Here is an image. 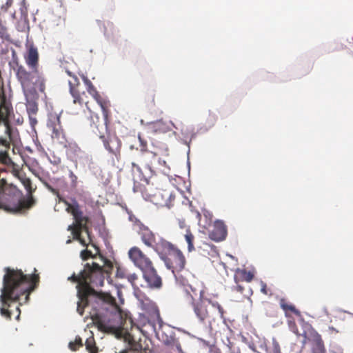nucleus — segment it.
<instances>
[{
  "mask_svg": "<svg viewBox=\"0 0 353 353\" xmlns=\"http://www.w3.org/2000/svg\"><path fill=\"white\" fill-rule=\"evenodd\" d=\"M103 267L95 262L86 263L79 274L74 273L69 281L77 283V310L82 316L85 307L90 305L93 310L91 319L98 330L114 334L117 338L128 340L130 334L123 327L125 321L120 307L110 294L97 292L94 288L101 287L104 283Z\"/></svg>",
  "mask_w": 353,
  "mask_h": 353,
  "instance_id": "1",
  "label": "nucleus"
},
{
  "mask_svg": "<svg viewBox=\"0 0 353 353\" xmlns=\"http://www.w3.org/2000/svg\"><path fill=\"white\" fill-rule=\"evenodd\" d=\"M3 288L0 296L1 307V315L8 320L12 319V312L9 310L12 303L19 301L20 297L26 295L27 302L30 293L36 288L39 281L38 274H24L20 270L10 268L4 269Z\"/></svg>",
  "mask_w": 353,
  "mask_h": 353,
  "instance_id": "2",
  "label": "nucleus"
},
{
  "mask_svg": "<svg viewBox=\"0 0 353 353\" xmlns=\"http://www.w3.org/2000/svg\"><path fill=\"white\" fill-rule=\"evenodd\" d=\"M12 110L11 105L7 101L4 93L1 92L0 94V123H3L5 125V134L7 137H0V145L4 146L7 150L0 152V162L7 166L13 163L8 152L10 145L14 146L12 151L14 153V148L21 143L19 132L10 119Z\"/></svg>",
  "mask_w": 353,
  "mask_h": 353,
  "instance_id": "3",
  "label": "nucleus"
},
{
  "mask_svg": "<svg viewBox=\"0 0 353 353\" xmlns=\"http://www.w3.org/2000/svg\"><path fill=\"white\" fill-rule=\"evenodd\" d=\"M107 113L105 117L103 112V121H101L98 114L92 112L90 129L102 141L105 148L119 159L121 155V141L115 134L110 133L108 127L110 122V108H108Z\"/></svg>",
  "mask_w": 353,
  "mask_h": 353,
  "instance_id": "4",
  "label": "nucleus"
},
{
  "mask_svg": "<svg viewBox=\"0 0 353 353\" xmlns=\"http://www.w3.org/2000/svg\"><path fill=\"white\" fill-rule=\"evenodd\" d=\"M64 203L67 206V212L73 216L75 221V224L69 225L68 230L72 231L73 239L79 241L82 245H88L92 242L90 232L87 225L89 218L83 215L76 201L73 203L64 201Z\"/></svg>",
  "mask_w": 353,
  "mask_h": 353,
  "instance_id": "5",
  "label": "nucleus"
},
{
  "mask_svg": "<svg viewBox=\"0 0 353 353\" xmlns=\"http://www.w3.org/2000/svg\"><path fill=\"white\" fill-rule=\"evenodd\" d=\"M32 71L28 72L22 65L17 68L16 76L20 82L23 92L26 98H35L37 96L36 88L41 92H44L46 89V79L42 72L38 69H31Z\"/></svg>",
  "mask_w": 353,
  "mask_h": 353,
  "instance_id": "6",
  "label": "nucleus"
},
{
  "mask_svg": "<svg viewBox=\"0 0 353 353\" xmlns=\"http://www.w3.org/2000/svg\"><path fill=\"white\" fill-rule=\"evenodd\" d=\"M190 305L195 316L201 323H210L217 317L224 319L225 312L223 307L218 302L213 301L210 299L204 297L192 302Z\"/></svg>",
  "mask_w": 353,
  "mask_h": 353,
  "instance_id": "7",
  "label": "nucleus"
},
{
  "mask_svg": "<svg viewBox=\"0 0 353 353\" xmlns=\"http://www.w3.org/2000/svg\"><path fill=\"white\" fill-rule=\"evenodd\" d=\"M158 255L167 268L172 270L176 279L179 281V273L184 270L186 264V259L182 251L168 241Z\"/></svg>",
  "mask_w": 353,
  "mask_h": 353,
  "instance_id": "8",
  "label": "nucleus"
},
{
  "mask_svg": "<svg viewBox=\"0 0 353 353\" xmlns=\"http://www.w3.org/2000/svg\"><path fill=\"white\" fill-rule=\"evenodd\" d=\"M33 199H22L19 192L14 190H0V208L8 212L17 213L31 208Z\"/></svg>",
  "mask_w": 353,
  "mask_h": 353,
  "instance_id": "9",
  "label": "nucleus"
},
{
  "mask_svg": "<svg viewBox=\"0 0 353 353\" xmlns=\"http://www.w3.org/2000/svg\"><path fill=\"white\" fill-rule=\"evenodd\" d=\"M67 74L71 77L68 81L69 92L72 97V102L68 105L67 111L70 114H78L82 110L83 105L85 103L87 108L90 110L88 105V101H86L88 96L85 91H80V81L78 77L72 72L67 70Z\"/></svg>",
  "mask_w": 353,
  "mask_h": 353,
  "instance_id": "10",
  "label": "nucleus"
},
{
  "mask_svg": "<svg viewBox=\"0 0 353 353\" xmlns=\"http://www.w3.org/2000/svg\"><path fill=\"white\" fill-rule=\"evenodd\" d=\"M47 127L50 131L51 138L53 141L62 147H67L68 141L59 114L56 113L48 114Z\"/></svg>",
  "mask_w": 353,
  "mask_h": 353,
  "instance_id": "11",
  "label": "nucleus"
},
{
  "mask_svg": "<svg viewBox=\"0 0 353 353\" xmlns=\"http://www.w3.org/2000/svg\"><path fill=\"white\" fill-rule=\"evenodd\" d=\"M303 334L304 340L302 343L305 345L307 342L312 343L311 353H326V349L321 336L307 323H303Z\"/></svg>",
  "mask_w": 353,
  "mask_h": 353,
  "instance_id": "12",
  "label": "nucleus"
},
{
  "mask_svg": "<svg viewBox=\"0 0 353 353\" xmlns=\"http://www.w3.org/2000/svg\"><path fill=\"white\" fill-rule=\"evenodd\" d=\"M157 156V152L145 150L139 152L135 159V162H132V165L133 169H136L137 172H141V167L148 170L151 174H154L153 162Z\"/></svg>",
  "mask_w": 353,
  "mask_h": 353,
  "instance_id": "13",
  "label": "nucleus"
},
{
  "mask_svg": "<svg viewBox=\"0 0 353 353\" xmlns=\"http://www.w3.org/2000/svg\"><path fill=\"white\" fill-rule=\"evenodd\" d=\"M139 234L143 243L148 247L152 248L157 254L163 249L168 242L164 239L157 241L154 234L148 228L141 225L139 228Z\"/></svg>",
  "mask_w": 353,
  "mask_h": 353,
  "instance_id": "14",
  "label": "nucleus"
},
{
  "mask_svg": "<svg viewBox=\"0 0 353 353\" xmlns=\"http://www.w3.org/2000/svg\"><path fill=\"white\" fill-rule=\"evenodd\" d=\"M141 304L142 309L150 315V319H148V323L145 324L144 326L148 325L152 332H155L157 323L161 324L162 323L157 305L149 299L141 300Z\"/></svg>",
  "mask_w": 353,
  "mask_h": 353,
  "instance_id": "15",
  "label": "nucleus"
},
{
  "mask_svg": "<svg viewBox=\"0 0 353 353\" xmlns=\"http://www.w3.org/2000/svg\"><path fill=\"white\" fill-rule=\"evenodd\" d=\"M128 256L134 265L141 272L153 265L150 259L138 247H132L128 251Z\"/></svg>",
  "mask_w": 353,
  "mask_h": 353,
  "instance_id": "16",
  "label": "nucleus"
},
{
  "mask_svg": "<svg viewBox=\"0 0 353 353\" xmlns=\"http://www.w3.org/2000/svg\"><path fill=\"white\" fill-rule=\"evenodd\" d=\"M81 78L86 87L87 92L95 99L97 103L100 105L102 112H103L106 117L108 114V108L110 107V101L100 95L95 86L86 76L83 74Z\"/></svg>",
  "mask_w": 353,
  "mask_h": 353,
  "instance_id": "17",
  "label": "nucleus"
},
{
  "mask_svg": "<svg viewBox=\"0 0 353 353\" xmlns=\"http://www.w3.org/2000/svg\"><path fill=\"white\" fill-rule=\"evenodd\" d=\"M183 288L182 290L183 296L189 305L198 299L204 298V291L202 288H196L191 285H185L183 281H181Z\"/></svg>",
  "mask_w": 353,
  "mask_h": 353,
  "instance_id": "18",
  "label": "nucleus"
},
{
  "mask_svg": "<svg viewBox=\"0 0 353 353\" xmlns=\"http://www.w3.org/2000/svg\"><path fill=\"white\" fill-rule=\"evenodd\" d=\"M142 273L144 280L150 288L159 289L162 286L161 277L153 265L143 270Z\"/></svg>",
  "mask_w": 353,
  "mask_h": 353,
  "instance_id": "19",
  "label": "nucleus"
},
{
  "mask_svg": "<svg viewBox=\"0 0 353 353\" xmlns=\"http://www.w3.org/2000/svg\"><path fill=\"white\" fill-rule=\"evenodd\" d=\"M227 227L224 222L220 220L214 221L213 228L210 231V238L216 242L223 241L227 236Z\"/></svg>",
  "mask_w": 353,
  "mask_h": 353,
  "instance_id": "20",
  "label": "nucleus"
},
{
  "mask_svg": "<svg viewBox=\"0 0 353 353\" xmlns=\"http://www.w3.org/2000/svg\"><path fill=\"white\" fill-rule=\"evenodd\" d=\"M26 63L30 69H38L39 66V54L37 48L31 47L25 57Z\"/></svg>",
  "mask_w": 353,
  "mask_h": 353,
  "instance_id": "21",
  "label": "nucleus"
},
{
  "mask_svg": "<svg viewBox=\"0 0 353 353\" xmlns=\"http://www.w3.org/2000/svg\"><path fill=\"white\" fill-rule=\"evenodd\" d=\"M279 304L282 310L285 312V316L286 318L292 317L291 313L295 314L297 316H301V312L296 308V307L287 302L285 299H281L279 301Z\"/></svg>",
  "mask_w": 353,
  "mask_h": 353,
  "instance_id": "22",
  "label": "nucleus"
},
{
  "mask_svg": "<svg viewBox=\"0 0 353 353\" xmlns=\"http://www.w3.org/2000/svg\"><path fill=\"white\" fill-rule=\"evenodd\" d=\"M254 276V274L251 271H248L245 269H237L234 274V281L236 283L240 281L251 282Z\"/></svg>",
  "mask_w": 353,
  "mask_h": 353,
  "instance_id": "23",
  "label": "nucleus"
},
{
  "mask_svg": "<svg viewBox=\"0 0 353 353\" xmlns=\"http://www.w3.org/2000/svg\"><path fill=\"white\" fill-rule=\"evenodd\" d=\"M89 245H90L92 247H93L95 250L96 253L93 254L92 252L88 249L83 250L80 253V256L83 261H86L90 258H95L96 255L99 253V248L92 243V241L89 243L88 245H85V247H88Z\"/></svg>",
  "mask_w": 353,
  "mask_h": 353,
  "instance_id": "24",
  "label": "nucleus"
},
{
  "mask_svg": "<svg viewBox=\"0 0 353 353\" xmlns=\"http://www.w3.org/2000/svg\"><path fill=\"white\" fill-rule=\"evenodd\" d=\"M185 241L188 243V251L192 252L195 250L194 245V236L192 233L190 228H186V232L184 235Z\"/></svg>",
  "mask_w": 353,
  "mask_h": 353,
  "instance_id": "25",
  "label": "nucleus"
},
{
  "mask_svg": "<svg viewBox=\"0 0 353 353\" xmlns=\"http://www.w3.org/2000/svg\"><path fill=\"white\" fill-rule=\"evenodd\" d=\"M26 108L28 115H35L38 111V105L34 100H29L28 97Z\"/></svg>",
  "mask_w": 353,
  "mask_h": 353,
  "instance_id": "26",
  "label": "nucleus"
},
{
  "mask_svg": "<svg viewBox=\"0 0 353 353\" xmlns=\"http://www.w3.org/2000/svg\"><path fill=\"white\" fill-rule=\"evenodd\" d=\"M85 348L90 353H97L98 348L96 346L95 340L93 336H90L85 341Z\"/></svg>",
  "mask_w": 353,
  "mask_h": 353,
  "instance_id": "27",
  "label": "nucleus"
},
{
  "mask_svg": "<svg viewBox=\"0 0 353 353\" xmlns=\"http://www.w3.org/2000/svg\"><path fill=\"white\" fill-rule=\"evenodd\" d=\"M150 128L154 132H165L167 128L161 121H157L150 124Z\"/></svg>",
  "mask_w": 353,
  "mask_h": 353,
  "instance_id": "28",
  "label": "nucleus"
},
{
  "mask_svg": "<svg viewBox=\"0 0 353 353\" xmlns=\"http://www.w3.org/2000/svg\"><path fill=\"white\" fill-rule=\"evenodd\" d=\"M288 325L289 329L295 334L297 336H302L304 338V335L302 333H300L298 329V327L296 324L294 319L292 317L288 318Z\"/></svg>",
  "mask_w": 353,
  "mask_h": 353,
  "instance_id": "29",
  "label": "nucleus"
},
{
  "mask_svg": "<svg viewBox=\"0 0 353 353\" xmlns=\"http://www.w3.org/2000/svg\"><path fill=\"white\" fill-rule=\"evenodd\" d=\"M121 278L126 279L134 288L137 287V281L139 279V276L135 273H128L126 275H121Z\"/></svg>",
  "mask_w": 353,
  "mask_h": 353,
  "instance_id": "30",
  "label": "nucleus"
},
{
  "mask_svg": "<svg viewBox=\"0 0 353 353\" xmlns=\"http://www.w3.org/2000/svg\"><path fill=\"white\" fill-rule=\"evenodd\" d=\"M0 38L6 40L10 39V34L8 32V28L5 26L4 21L0 18Z\"/></svg>",
  "mask_w": 353,
  "mask_h": 353,
  "instance_id": "31",
  "label": "nucleus"
},
{
  "mask_svg": "<svg viewBox=\"0 0 353 353\" xmlns=\"http://www.w3.org/2000/svg\"><path fill=\"white\" fill-rule=\"evenodd\" d=\"M145 103L148 108H152L155 106L154 94L152 92H148L145 97Z\"/></svg>",
  "mask_w": 353,
  "mask_h": 353,
  "instance_id": "32",
  "label": "nucleus"
},
{
  "mask_svg": "<svg viewBox=\"0 0 353 353\" xmlns=\"http://www.w3.org/2000/svg\"><path fill=\"white\" fill-rule=\"evenodd\" d=\"M83 346L82 339L80 336H76L74 341H71L69 343V347L72 351H76L80 347Z\"/></svg>",
  "mask_w": 353,
  "mask_h": 353,
  "instance_id": "33",
  "label": "nucleus"
},
{
  "mask_svg": "<svg viewBox=\"0 0 353 353\" xmlns=\"http://www.w3.org/2000/svg\"><path fill=\"white\" fill-rule=\"evenodd\" d=\"M19 180L21 181L23 185H24L26 190L29 194H32L33 189L32 187V183L30 179L26 177V176H22Z\"/></svg>",
  "mask_w": 353,
  "mask_h": 353,
  "instance_id": "34",
  "label": "nucleus"
},
{
  "mask_svg": "<svg viewBox=\"0 0 353 353\" xmlns=\"http://www.w3.org/2000/svg\"><path fill=\"white\" fill-rule=\"evenodd\" d=\"M6 174V170L0 168V190L4 189L3 187L7 183V180L5 176Z\"/></svg>",
  "mask_w": 353,
  "mask_h": 353,
  "instance_id": "35",
  "label": "nucleus"
},
{
  "mask_svg": "<svg viewBox=\"0 0 353 353\" xmlns=\"http://www.w3.org/2000/svg\"><path fill=\"white\" fill-rule=\"evenodd\" d=\"M9 166L11 167V172L12 173V174L19 179L22 176V175H21L19 166L14 162L13 163H11Z\"/></svg>",
  "mask_w": 353,
  "mask_h": 353,
  "instance_id": "36",
  "label": "nucleus"
},
{
  "mask_svg": "<svg viewBox=\"0 0 353 353\" xmlns=\"http://www.w3.org/2000/svg\"><path fill=\"white\" fill-rule=\"evenodd\" d=\"M260 285H261V293H263L265 295H270V296L272 295V292L268 288L267 284L265 282L261 281L260 282Z\"/></svg>",
  "mask_w": 353,
  "mask_h": 353,
  "instance_id": "37",
  "label": "nucleus"
},
{
  "mask_svg": "<svg viewBox=\"0 0 353 353\" xmlns=\"http://www.w3.org/2000/svg\"><path fill=\"white\" fill-rule=\"evenodd\" d=\"M69 177L71 180V185L73 188L77 187V176L74 174L72 171H70Z\"/></svg>",
  "mask_w": 353,
  "mask_h": 353,
  "instance_id": "38",
  "label": "nucleus"
},
{
  "mask_svg": "<svg viewBox=\"0 0 353 353\" xmlns=\"http://www.w3.org/2000/svg\"><path fill=\"white\" fill-rule=\"evenodd\" d=\"M138 138H139V140L140 142V147H141L140 152H143L145 150H147V142L145 140H143V139L141 138V137L139 134L138 135Z\"/></svg>",
  "mask_w": 353,
  "mask_h": 353,
  "instance_id": "39",
  "label": "nucleus"
},
{
  "mask_svg": "<svg viewBox=\"0 0 353 353\" xmlns=\"http://www.w3.org/2000/svg\"><path fill=\"white\" fill-rule=\"evenodd\" d=\"M177 223H178L179 227L181 229H185L186 230V228H190V227L186 224L185 220L183 218L178 219Z\"/></svg>",
  "mask_w": 353,
  "mask_h": 353,
  "instance_id": "40",
  "label": "nucleus"
},
{
  "mask_svg": "<svg viewBox=\"0 0 353 353\" xmlns=\"http://www.w3.org/2000/svg\"><path fill=\"white\" fill-rule=\"evenodd\" d=\"M204 216L206 219V221H205V225H204V227H205L206 225H210L211 222H212V215L209 213L208 212H204Z\"/></svg>",
  "mask_w": 353,
  "mask_h": 353,
  "instance_id": "41",
  "label": "nucleus"
},
{
  "mask_svg": "<svg viewBox=\"0 0 353 353\" xmlns=\"http://www.w3.org/2000/svg\"><path fill=\"white\" fill-rule=\"evenodd\" d=\"M270 353H281V347L277 342L273 343V347Z\"/></svg>",
  "mask_w": 353,
  "mask_h": 353,
  "instance_id": "42",
  "label": "nucleus"
},
{
  "mask_svg": "<svg viewBox=\"0 0 353 353\" xmlns=\"http://www.w3.org/2000/svg\"><path fill=\"white\" fill-rule=\"evenodd\" d=\"M29 118H30V124L32 126L34 125L37 123L36 118L33 117V115H29Z\"/></svg>",
  "mask_w": 353,
  "mask_h": 353,
  "instance_id": "43",
  "label": "nucleus"
},
{
  "mask_svg": "<svg viewBox=\"0 0 353 353\" xmlns=\"http://www.w3.org/2000/svg\"><path fill=\"white\" fill-rule=\"evenodd\" d=\"M327 331L329 332L330 334H334V333L336 334V333L339 332V330H337L336 328H334L332 326H330L328 327V330Z\"/></svg>",
  "mask_w": 353,
  "mask_h": 353,
  "instance_id": "44",
  "label": "nucleus"
},
{
  "mask_svg": "<svg viewBox=\"0 0 353 353\" xmlns=\"http://www.w3.org/2000/svg\"><path fill=\"white\" fill-rule=\"evenodd\" d=\"M127 274L125 273L123 271H121V270H118L117 272V276L119 278H121V275H126Z\"/></svg>",
  "mask_w": 353,
  "mask_h": 353,
  "instance_id": "45",
  "label": "nucleus"
},
{
  "mask_svg": "<svg viewBox=\"0 0 353 353\" xmlns=\"http://www.w3.org/2000/svg\"><path fill=\"white\" fill-rule=\"evenodd\" d=\"M140 181H143V182H145V183H149V181H148V178H147L146 176H143L140 179Z\"/></svg>",
  "mask_w": 353,
  "mask_h": 353,
  "instance_id": "46",
  "label": "nucleus"
},
{
  "mask_svg": "<svg viewBox=\"0 0 353 353\" xmlns=\"http://www.w3.org/2000/svg\"><path fill=\"white\" fill-rule=\"evenodd\" d=\"M236 290L242 293L243 291V287L241 286V285H238L236 286Z\"/></svg>",
  "mask_w": 353,
  "mask_h": 353,
  "instance_id": "47",
  "label": "nucleus"
},
{
  "mask_svg": "<svg viewBox=\"0 0 353 353\" xmlns=\"http://www.w3.org/2000/svg\"><path fill=\"white\" fill-rule=\"evenodd\" d=\"M23 118L22 117H19L17 119V123L19 124V125H21L23 123Z\"/></svg>",
  "mask_w": 353,
  "mask_h": 353,
  "instance_id": "48",
  "label": "nucleus"
},
{
  "mask_svg": "<svg viewBox=\"0 0 353 353\" xmlns=\"http://www.w3.org/2000/svg\"><path fill=\"white\" fill-rule=\"evenodd\" d=\"M16 312H17V314H17V318H19V317L20 312H21V311H20V309H19V306H17V307H16Z\"/></svg>",
  "mask_w": 353,
  "mask_h": 353,
  "instance_id": "49",
  "label": "nucleus"
},
{
  "mask_svg": "<svg viewBox=\"0 0 353 353\" xmlns=\"http://www.w3.org/2000/svg\"><path fill=\"white\" fill-rule=\"evenodd\" d=\"M196 216H197V218L199 219V222H200V221H201V213L198 212H197V214H196Z\"/></svg>",
  "mask_w": 353,
  "mask_h": 353,
  "instance_id": "50",
  "label": "nucleus"
},
{
  "mask_svg": "<svg viewBox=\"0 0 353 353\" xmlns=\"http://www.w3.org/2000/svg\"><path fill=\"white\" fill-rule=\"evenodd\" d=\"M72 242V240L71 239H68L67 241H66V243L67 244H69Z\"/></svg>",
  "mask_w": 353,
  "mask_h": 353,
  "instance_id": "51",
  "label": "nucleus"
},
{
  "mask_svg": "<svg viewBox=\"0 0 353 353\" xmlns=\"http://www.w3.org/2000/svg\"><path fill=\"white\" fill-rule=\"evenodd\" d=\"M163 165H164L165 166H166V162L165 161H163Z\"/></svg>",
  "mask_w": 353,
  "mask_h": 353,
  "instance_id": "52",
  "label": "nucleus"
},
{
  "mask_svg": "<svg viewBox=\"0 0 353 353\" xmlns=\"http://www.w3.org/2000/svg\"><path fill=\"white\" fill-rule=\"evenodd\" d=\"M325 312L327 314H328L327 310L326 309L325 310Z\"/></svg>",
  "mask_w": 353,
  "mask_h": 353,
  "instance_id": "53",
  "label": "nucleus"
},
{
  "mask_svg": "<svg viewBox=\"0 0 353 353\" xmlns=\"http://www.w3.org/2000/svg\"><path fill=\"white\" fill-rule=\"evenodd\" d=\"M342 353V352H341Z\"/></svg>",
  "mask_w": 353,
  "mask_h": 353,
  "instance_id": "54",
  "label": "nucleus"
}]
</instances>
